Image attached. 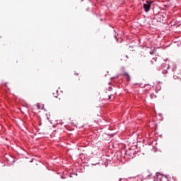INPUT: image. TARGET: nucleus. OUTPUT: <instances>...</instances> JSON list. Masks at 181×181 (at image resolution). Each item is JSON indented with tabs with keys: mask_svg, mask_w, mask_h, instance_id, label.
Instances as JSON below:
<instances>
[{
	"mask_svg": "<svg viewBox=\"0 0 181 181\" xmlns=\"http://www.w3.org/2000/svg\"><path fill=\"white\" fill-rule=\"evenodd\" d=\"M153 4V1H146L145 4H144L143 8L145 11V12H148V11H151V5Z\"/></svg>",
	"mask_w": 181,
	"mask_h": 181,
	"instance_id": "nucleus-1",
	"label": "nucleus"
},
{
	"mask_svg": "<svg viewBox=\"0 0 181 181\" xmlns=\"http://www.w3.org/2000/svg\"><path fill=\"white\" fill-rule=\"evenodd\" d=\"M163 74H166V73H168V71L164 70V71H163Z\"/></svg>",
	"mask_w": 181,
	"mask_h": 181,
	"instance_id": "nucleus-2",
	"label": "nucleus"
},
{
	"mask_svg": "<svg viewBox=\"0 0 181 181\" xmlns=\"http://www.w3.org/2000/svg\"><path fill=\"white\" fill-rule=\"evenodd\" d=\"M153 63H154V62H153V61H151V62H150V64H149V66H151V64H153Z\"/></svg>",
	"mask_w": 181,
	"mask_h": 181,
	"instance_id": "nucleus-3",
	"label": "nucleus"
},
{
	"mask_svg": "<svg viewBox=\"0 0 181 181\" xmlns=\"http://www.w3.org/2000/svg\"><path fill=\"white\" fill-rule=\"evenodd\" d=\"M138 177H130V179H137Z\"/></svg>",
	"mask_w": 181,
	"mask_h": 181,
	"instance_id": "nucleus-4",
	"label": "nucleus"
},
{
	"mask_svg": "<svg viewBox=\"0 0 181 181\" xmlns=\"http://www.w3.org/2000/svg\"><path fill=\"white\" fill-rule=\"evenodd\" d=\"M127 80H129V75L127 74Z\"/></svg>",
	"mask_w": 181,
	"mask_h": 181,
	"instance_id": "nucleus-5",
	"label": "nucleus"
},
{
	"mask_svg": "<svg viewBox=\"0 0 181 181\" xmlns=\"http://www.w3.org/2000/svg\"><path fill=\"white\" fill-rule=\"evenodd\" d=\"M112 90V88H109V91H111Z\"/></svg>",
	"mask_w": 181,
	"mask_h": 181,
	"instance_id": "nucleus-6",
	"label": "nucleus"
},
{
	"mask_svg": "<svg viewBox=\"0 0 181 181\" xmlns=\"http://www.w3.org/2000/svg\"><path fill=\"white\" fill-rule=\"evenodd\" d=\"M110 98H111V97H110V96L109 97V100H110Z\"/></svg>",
	"mask_w": 181,
	"mask_h": 181,
	"instance_id": "nucleus-7",
	"label": "nucleus"
},
{
	"mask_svg": "<svg viewBox=\"0 0 181 181\" xmlns=\"http://www.w3.org/2000/svg\"><path fill=\"white\" fill-rule=\"evenodd\" d=\"M167 69H169V66H168V68Z\"/></svg>",
	"mask_w": 181,
	"mask_h": 181,
	"instance_id": "nucleus-8",
	"label": "nucleus"
},
{
	"mask_svg": "<svg viewBox=\"0 0 181 181\" xmlns=\"http://www.w3.org/2000/svg\"><path fill=\"white\" fill-rule=\"evenodd\" d=\"M140 181H142V180H140Z\"/></svg>",
	"mask_w": 181,
	"mask_h": 181,
	"instance_id": "nucleus-9",
	"label": "nucleus"
}]
</instances>
